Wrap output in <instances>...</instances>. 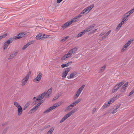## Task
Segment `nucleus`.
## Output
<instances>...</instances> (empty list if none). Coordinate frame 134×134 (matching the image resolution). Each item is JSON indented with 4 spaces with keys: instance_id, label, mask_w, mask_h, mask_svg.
Segmentation results:
<instances>
[{
    "instance_id": "6e6d98bb",
    "label": "nucleus",
    "mask_w": 134,
    "mask_h": 134,
    "mask_svg": "<svg viewBox=\"0 0 134 134\" xmlns=\"http://www.w3.org/2000/svg\"><path fill=\"white\" fill-rule=\"evenodd\" d=\"M128 84V82H126L123 85L126 87L127 86Z\"/></svg>"
},
{
    "instance_id": "de8ad7c7",
    "label": "nucleus",
    "mask_w": 134,
    "mask_h": 134,
    "mask_svg": "<svg viewBox=\"0 0 134 134\" xmlns=\"http://www.w3.org/2000/svg\"><path fill=\"white\" fill-rule=\"evenodd\" d=\"M73 74H74V77H76L77 75H76L77 74V72H74L72 73Z\"/></svg>"
},
{
    "instance_id": "2eb2a0df",
    "label": "nucleus",
    "mask_w": 134,
    "mask_h": 134,
    "mask_svg": "<svg viewBox=\"0 0 134 134\" xmlns=\"http://www.w3.org/2000/svg\"><path fill=\"white\" fill-rule=\"evenodd\" d=\"M122 24L123 23L122 22L120 23L119 24H118L116 27V31H117L119 30L120 28L121 27Z\"/></svg>"
},
{
    "instance_id": "3c124183",
    "label": "nucleus",
    "mask_w": 134,
    "mask_h": 134,
    "mask_svg": "<svg viewBox=\"0 0 134 134\" xmlns=\"http://www.w3.org/2000/svg\"><path fill=\"white\" fill-rule=\"evenodd\" d=\"M50 125H46V126H44L43 128V129H46L47 128H48V127H50Z\"/></svg>"
},
{
    "instance_id": "1a4fd4ad",
    "label": "nucleus",
    "mask_w": 134,
    "mask_h": 134,
    "mask_svg": "<svg viewBox=\"0 0 134 134\" xmlns=\"http://www.w3.org/2000/svg\"><path fill=\"white\" fill-rule=\"evenodd\" d=\"M29 79L25 77L22 80V86H24L25 84L26 83L27 81H28Z\"/></svg>"
},
{
    "instance_id": "58836bf2",
    "label": "nucleus",
    "mask_w": 134,
    "mask_h": 134,
    "mask_svg": "<svg viewBox=\"0 0 134 134\" xmlns=\"http://www.w3.org/2000/svg\"><path fill=\"white\" fill-rule=\"evenodd\" d=\"M31 71H29L26 75L25 77L27 78L28 79H29V76L31 74Z\"/></svg>"
},
{
    "instance_id": "774afa93",
    "label": "nucleus",
    "mask_w": 134,
    "mask_h": 134,
    "mask_svg": "<svg viewBox=\"0 0 134 134\" xmlns=\"http://www.w3.org/2000/svg\"><path fill=\"white\" fill-rule=\"evenodd\" d=\"M81 92H80L79 91V90H77V92H76V93L78 94H79V95L80 94V93H81Z\"/></svg>"
},
{
    "instance_id": "603ef678",
    "label": "nucleus",
    "mask_w": 134,
    "mask_h": 134,
    "mask_svg": "<svg viewBox=\"0 0 134 134\" xmlns=\"http://www.w3.org/2000/svg\"><path fill=\"white\" fill-rule=\"evenodd\" d=\"M76 17L73 18L72 19H71V20L73 22H74L77 20H76L77 19H76Z\"/></svg>"
},
{
    "instance_id": "423d86ee",
    "label": "nucleus",
    "mask_w": 134,
    "mask_h": 134,
    "mask_svg": "<svg viewBox=\"0 0 134 134\" xmlns=\"http://www.w3.org/2000/svg\"><path fill=\"white\" fill-rule=\"evenodd\" d=\"M54 107L53 106L50 107L47 110L43 112V113L45 114L46 113H48L50 112V111L55 109Z\"/></svg>"
},
{
    "instance_id": "f8f14e48",
    "label": "nucleus",
    "mask_w": 134,
    "mask_h": 134,
    "mask_svg": "<svg viewBox=\"0 0 134 134\" xmlns=\"http://www.w3.org/2000/svg\"><path fill=\"white\" fill-rule=\"evenodd\" d=\"M44 97V96L42 95L41 94L40 95H39L37 97L36 100L38 101L39 100H41V99H43Z\"/></svg>"
},
{
    "instance_id": "5701e85b",
    "label": "nucleus",
    "mask_w": 134,
    "mask_h": 134,
    "mask_svg": "<svg viewBox=\"0 0 134 134\" xmlns=\"http://www.w3.org/2000/svg\"><path fill=\"white\" fill-rule=\"evenodd\" d=\"M54 129L53 128V127H51L47 132V134H51L54 130Z\"/></svg>"
},
{
    "instance_id": "f704fd0d",
    "label": "nucleus",
    "mask_w": 134,
    "mask_h": 134,
    "mask_svg": "<svg viewBox=\"0 0 134 134\" xmlns=\"http://www.w3.org/2000/svg\"><path fill=\"white\" fill-rule=\"evenodd\" d=\"M79 95L76 93L74 96V100L76 99L79 96Z\"/></svg>"
},
{
    "instance_id": "393cba45",
    "label": "nucleus",
    "mask_w": 134,
    "mask_h": 134,
    "mask_svg": "<svg viewBox=\"0 0 134 134\" xmlns=\"http://www.w3.org/2000/svg\"><path fill=\"white\" fill-rule=\"evenodd\" d=\"M61 103L59 102H58L57 103H55V104H54L53 105L54 107V108H55L59 106L61 104Z\"/></svg>"
},
{
    "instance_id": "bf43d9fd",
    "label": "nucleus",
    "mask_w": 134,
    "mask_h": 134,
    "mask_svg": "<svg viewBox=\"0 0 134 134\" xmlns=\"http://www.w3.org/2000/svg\"><path fill=\"white\" fill-rule=\"evenodd\" d=\"M133 41V40H132V41H131V40H129L128 42L127 43H128L129 44V45H130V44H131V43L132 42V41Z\"/></svg>"
},
{
    "instance_id": "a18cd8bd",
    "label": "nucleus",
    "mask_w": 134,
    "mask_h": 134,
    "mask_svg": "<svg viewBox=\"0 0 134 134\" xmlns=\"http://www.w3.org/2000/svg\"><path fill=\"white\" fill-rule=\"evenodd\" d=\"M128 43H126L124 46V48H126L129 45Z\"/></svg>"
},
{
    "instance_id": "9d476101",
    "label": "nucleus",
    "mask_w": 134,
    "mask_h": 134,
    "mask_svg": "<svg viewBox=\"0 0 134 134\" xmlns=\"http://www.w3.org/2000/svg\"><path fill=\"white\" fill-rule=\"evenodd\" d=\"M69 116L68 115V114H67L66 115H65L64 116L63 118L62 119L60 120L59 122L60 123H61L62 122H63L64 120H65L66 119L69 117Z\"/></svg>"
},
{
    "instance_id": "6ab92c4d",
    "label": "nucleus",
    "mask_w": 134,
    "mask_h": 134,
    "mask_svg": "<svg viewBox=\"0 0 134 134\" xmlns=\"http://www.w3.org/2000/svg\"><path fill=\"white\" fill-rule=\"evenodd\" d=\"M25 35V34H24V32L20 33L18 34V36L19 37H21V38L24 37Z\"/></svg>"
},
{
    "instance_id": "f03ea898",
    "label": "nucleus",
    "mask_w": 134,
    "mask_h": 134,
    "mask_svg": "<svg viewBox=\"0 0 134 134\" xmlns=\"http://www.w3.org/2000/svg\"><path fill=\"white\" fill-rule=\"evenodd\" d=\"M95 26V25L94 24L91 25L86 28L85 30V31L86 32H87L91 30Z\"/></svg>"
},
{
    "instance_id": "09e8293b",
    "label": "nucleus",
    "mask_w": 134,
    "mask_h": 134,
    "mask_svg": "<svg viewBox=\"0 0 134 134\" xmlns=\"http://www.w3.org/2000/svg\"><path fill=\"white\" fill-rule=\"evenodd\" d=\"M82 35V34L80 32L77 36V37H81Z\"/></svg>"
},
{
    "instance_id": "c85d7f7f",
    "label": "nucleus",
    "mask_w": 134,
    "mask_h": 134,
    "mask_svg": "<svg viewBox=\"0 0 134 134\" xmlns=\"http://www.w3.org/2000/svg\"><path fill=\"white\" fill-rule=\"evenodd\" d=\"M109 105L108 103H106L104 104L102 107V108L103 109H104V108H107L109 106Z\"/></svg>"
},
{
    "instance_id": "f3484780",
    "label": "nucleus",
    "mask_w": 134,
    "mask_h": 134,
    "mask_svg": "<svg viewBox=\"0 0 134 134\" xmlns=\"http://www.w3.org/2000/svg\"><path fill=\"white\" fill-rule=\"evenodd\" d=\"M78 48L77 47V48H74L70 50L69 51V52H71L72 53H74L75 51L77 50Z\"/></svg>"
},
{
    "instance_id": "052dcab7",
    "label": "nucleus",
    "mask_w": 134,
    "mask_h": 134,
    "mask_svg": "<svg viewBox=\"0 0 134 134\" xmlns=\"http://www.w3.org/2000/svg\"><path fill=\"white\" fill-rule=\"evenodd\" d=\"M47 94V93L46 92H44L42 94V95L43 96H44H44L46 95V94Z\"/></svg>"
},
{
    "instance_id": "7c9ffc66",
    "label": "nucleus",
    "mask_w": 134,
    "mask_h": 134,
    "mask_svg": "<svg viewBox=\"0 0 134 134\" xmlns=\"http://www.w3.org/2000/svg\"><path fill=\"white\" fill-rule=\"evenodd\" d=\"M124 83V82L121 81V82H119V83L117 84L118 86H119L120 87L121 86H122Z\"/></svg>"
},
{
    "instance_id": "e2e57ef3",
    "label": "nucleus",
    "mask_w": 134,
    "mask_h": 134,
    "mask_svg": "<svg viewBox=\"0 0 134 134\" xmlns=\"http://www.w3.org/2000/svg\"><path fill=\"white\" fill-rule=\"evenodd\" d=\"M111 99H112V100L113 101V102L116 99H117L115 97H113Z\"/></svg>"
},
{
    "instance_id": "4c0bfd02",
    "label": "nucleus",
    "mask_w": 134,
    "mask_h": 134,
    "mask_svg": "<svg viewBox=\"0 0 134 134\" xmlns=\"http://www.w3.org/2000/svg\"><path fill=\"white\" fill-rule=\"evenodd\" d=\"M29 46V45H28V44H27L25 45L22 48V49L24 50L26 48H27V47Z\"/></svg>"
},
{
    "instance_id": "a878e982",
    "label": "nucleus",
    "mask_w": 134,
    "mask_h": 134,
    "mask_svg": "<svg viewBox=\"0 0 134 134\" xmlns=\"http://www.w3.org/2000/svg\"><path fill=\"white\" fill-rule=\"evenodd\" d=\"M14 104V105L17 108L20 107V105L17 102H15Z\"/></svg>"
},
{
    "instance_id": "72a5a7b5",
    "label": "nucleus",
    "mask_w": 134,
    "mask_h": 134,
    "mask_svg": "<svg viewBox=\"0 0 134 134\" xmlns=\"http://www.w3.org/2000/svg\"><path fill=\"white\" fill-rule=\"evenodd\" d=\"M70 70L69 69V68H66V70L64 71V72H63L65 74L67 75L68 72L70 71Z\"/></svg>"
},
{
    "instance_id": "c756f323",
    "label": "nucleus",
    "mask_w": 134,
    "mask_h": 134,
    "mask_svg": "<svg viewBox=\"0 0 134 134\" xmlns=\"http://www.w3.org/2000/svg\"><path fill=\"white\" fill-rule=\"evenodd\" d=\"M128 19L127 18H126L125 17L122 18L121 22L123 23H125V22Z\"/></svg>"
},
{
    "instance_id": "4d7b16f0",
    "label": "nucleus",
    "mask_w": 134,
    "mask_h": 134,
    "mask_svg": "<svg viewBox=\"0 0 134 134\" xmlns=\"http://www.w3.org/2000/svg\"><path fill=\"white\" fill-rule=\"evenodd\" d=\"M121 105V104H119V105H116V108H115L117 110V109L119 107H120V106Z\"/></svg>"
},
{
    "instance_id": "39448f33",
    "label": "nucleus",
    "mask_w": 134,
    "mask_h": 134,
    "mask_svg": "<svg viewBox=\"0 0 134 134\" xmlns=\"http://www.w3.org/2000/svg\"><path fill=\"white\" fill-rule=\"evenodd\" d=\"M118 86L117 84L114 87L112 91V93H114L116 92L119 89L120 87Z\"/></svg>"
},
{
    "instance_id": "37998d69",
    "label": "nucleus",
    "mask_w": 134,
    "mask_h": 134,
    "mask_svg": "<svg viewBox=\"0 0 134 134\" xmlns=\"http://www.w3.org/2000/svg\"><path fill=\"white\" fill-rule=\"evenodd\" d=\"M58 98H59L58 96H57V95L56 96H55L54 97V98H53L52 100L53 101H55V100L57 99Z\"/></svg>"
},
{
    "instance_id": "2f4dec72",
    "label": "nucleus",
    "mask_w": 134,
    "mask_h": 134,
    "mask_svg": "<svg viewBox=\"0 0 134 134\" xmlns=\"http://www.w3.org/2000/svg\"><path fill=\"white\" fill-rule=\"evenodd\" d=\"M69 38L68 36H67L66 37H64L63 39H62L60 41L62 42H63L65 41L67 39H68Z\"/></svg>"
},
{
    "instance_id": "bb28decb",
    "label": "nucleus",
    "mask_w": 134,
    "mask_h": 134,
    "mask_svg": "<svg viewBox=\"0 0 134 134\" xmlns=\"http://www.w3.org/2000/svg\"><path fill=\"white\" fill-rule=\"evenodd\" d=\"M52 88L51 87L46 92L47 93V94H49L50 95L51 94L52 92Z\"/></svg>"
},
{
    "instance_id": "6e6552de",
    "label": "nucleus",
    "mask_w": 134,
    "mask_h": 134,
    "mask_svg": "<svg viewBox=\"0 0 134 134\" xmlns=\"http://www.w3.org/2000/svg\"><path fill=\"white\" fill-rule=\"evenodd\" d=\"M77 108H76L73 109L71 111H69V113H68L67 114L70 116L71 115L73 114L74 113L76 112L77 110Z\"/></svg>"
},
{
    "instance_id": "e433bc0d",
    "label": "nucleus",
    "mask_w": 134,
    "mask_h": 134,
    "mask_svg": "<svg viewBox=\"0 0 134 134\" xmlns=\"http://www.w3.org/2000/svg\"><path fill=\"white\" fill-rule=\"evenodd\" d=\"M66 75H67L66 74H65V73L63 72L62 74V77H63V79H64L66 77Z\"/></svg>"
},
{
    "instance_id": "f257e3e1",
    "label": "nucleus",
    "mask_w": 134,
    "mask_h": 134,
    "mask_svg": "<svg viewBox=\"0 0 134 134\" xmlns=\"http://www.w3.org/2000/svg\"><path fill=\"white\" fill-rule=\"evenodd\" d=\"M42 76V73L40 72L36 78L34 79L33 81L36 82V81H39L41 80Z\"/></svg>"
},
{
    "instance_id": "4468645a",
    "label": "nucleus",
    "mask_w": 134,
    "mask_h": 134,
    "mask_svg": "<svg viewBox=\"0 0 134 134\" xmlns=\"http://www.w3.org/2000/svg\"><path fill=\"white\" fill-rule=\"evenodd\" d=\"M94 7V5L93 4H92L90 6L86 7V8L87 9L89 10V11L87 13H86L85 14H86L87 13H88L89 11H90L91 9L93 8Z\"/></svg>"
},
{
    "instance_id": "473e14b6",
    "label": "nucleus",
    "mask_w": 134,
    "mask_h": 134,
    "mask_svg": "<svg viewBox=\"0 0 134 134\" xmlns=\"http://www.w3.org/2000/svg\"><path fill=\"white\" fill-rule=\"evenodd\" d=\"M68 58V57L66 56V55H65L63 57L61 58V60H63Z\"/></svg>"
},
{
    "instance_id": "c9c22d12",
    "label": "nucleus",
    "mask_w": 134,
    "mask_h": 134,
    "mask_svg": "<svg viewBox=\"0 0 134 134\" xmlns=\"http://www.w3.org/2000/svg\"><path fill=\"white\" fill-rule=\"evenodd\" d=\"M72 53L71 52H69L68 53L66 54H65V55H66V56H68V57H69L72 54Z\"/></svg>"
},
{
    "instance_id": "49530a36",
    "label": "nucleus",
    "mask_w": 134,
    "mask_h": 134,
    "mask_svg": "<svg viewBox=\"0 0 134 134\" xmlns=\"http://www.w3.org/2000/svg\"><path fill=\"white\" fill-rule=\"evenodd\" d=\"M111 32V30H109L105 35V37H106L108 36L110 33Z\"/></svg>"
},
{
    "instance_id": "0e129e2a",
    "label": "nucleus",
    "mask_w": 134,
    "mask_h": 134,
    "mask_svg": "<svg viewBox=\"0 0 134 134\" xmlns=\"http://www.w3.org/2000/svg\"><path fill=\"white\" fill-rule=\"evenodd\" d=\"M117 111V109H115L112 112V113L113 114H114Z\"/></svg>"
},
{
    "instance_id": "864d4df0",
    "label": "nucleus",
    "mask_w": 134,
    "mask_h": 134,
    "mask_svg": "<svg viewBox=\"0 0 134 134\" xmlns=\"http://www.w3.org/2000/svg\"><path fill=\"white\" fill-rule=\"evenodd\" d=\"M73 75L74 74H73L72 73L69 76V77H70V79L73 78L74 77V76Z\"/></svg>"
},
{
    "instance_id": "aec40b11",
    "label": "nucleus",
    "mask_w": 134,
    "mask_h": 134,
    "mask_svg": "<svg viewBox=\"0 0 134 134\" xmlns=\"http://www.w3.org/2000/svg\"><path fill=\"white\" fill-rule=\"evenodd\" d=\"M126 89V87L123 85L121 88V89L120 92L122 93H123L124 92L125 90Z\"/></svg>"
},
{
    "instance_id": "c03bdc74",
    "label": "nucleus",
    "mask_w": 134,
    "mask_h": 134,
    "mask_svg": "<svg viewBox=\"0 0 134 134\" xmlns=\"http://www.w3.org/2000/svg\"><path fill=\"white\" fill-rule=\"evenodd\" d=\"M129 13H126L124 14V16H125V17L126 18H127L130 15L129 14Z\"/></svg>"
},
{
    "instance_id": "5fc2aeb1",
    "label": "nucleus",
    "mask_w": 134,
    "mask_h": 134,
    "mask_svg": "<svg viewBox=\"0 0 134 134\" xmlns=\"http://www.w3.org/2000/svg\"><path fill=\"white\" fill-rule=\"evenodd\" d=\"M70 107H69V106H68V107H66V109L67 110H70L72 109V108H70Z\"/></svg>"
},
{
    "instance_id": "ea45409f",
    "label": "nucleus",
    "mask_w": 134,
    "mask_h": 134,
    "mask_svg": "<svg viewBox=\"0 0 134 134\" xmlns=\"http://www.w3.org/2000/svg\"><path fill=\"white\" fill-rule=\"evenodd\" d=\"M48 36L46 35H45L44 34L43 35H42V40H43L44 39L48 37Z\"/></svg>"
},
{
    "instance_id": "79ce46f5",
    "label": "nucleus",
    "mask_w": 134,
    "mask_h": 134,
    "mask_svg": "<svg viewBox=\"0 0 134 134\" xmlns=\"http://www.w3.org/2000/svg\"><path fill=\"white\" fill-rule=\"evenodd\" d=\"M7 35V34L6 33L2 35L1 36L2 38H4Z\"/></svg>"
},
{
    "instance_id": "69168bd1",
    "label": "nucleus",
    "mask_w": 134,
    "mask_h": 134,
    "mask_svg": "<svg viewBox=\"0 0 134 134\" xmlns=\"http://www.w3.org/2000/svg\"><path fill=\"white\" fill-rule=\"evenodd\" d=\"M67 22L69 24V25L72 24L73 22L71 20V21H68Z\"/></svg>"
},
{
    "instance_id": "4be33fe9",
    "label": "nucleus",
    "mask_w": 134,
    "mask_h": 134,
    "mask_svg": "<svg viewBox=\"0 0 134 134\" xmlns=\"http://www.w3.org/2000/svg\"><path fill=\"white\" fill-rule=\"evenodd\" d=\"M30 104L29 102H27L25 104L23 108V110H25L29 106Z\"/></svg>"
},
{
    "instance_id": "8fccbe9b",
    "label": "nucleus",
    "mask_w": 134,
    "mask_h": 134,
    "mask_svg": "<svg viewBox=\"0 0 134 134\" xmlns=\"http://www.w3.org/2000/svg\"><path fill=\"white\" fill-rule=\"evenodd\" d=\"M134 90H133L132 91L130 92V93H129V96H130L131 95H132L133 93H134Z\"/></svg>"
},
{
    "instance_id": "b1692460",
    "label": "nucleus",
    "mask_w": 134,
    "mask_h": 134,
    "mask_svg": "<svg viewBox=\"0 0 134 134\" xmlns=\"http://www.w3.org/2000/svg\"><path fill=\"white\" fill-rule=\"evenodd\" d=\"M106 67V65L105 64L101 68V69H100V72H102L104 71Z\"/></svg>"
},
{
    "instance_id": "20e7f679",
    "label": "nucleus",
    "mask_w": 134,
    "mask_h": 134,
    "mask_svg": "<svg viewBox=\"0 0 134 134\" xmlns=\"http://www.w3.org/2000/svg\"><path fill=\"white\" fill-rule=\"evenodd\" d=\"M11 37L9 38L8 40L6 41L4 43L6 46H8L11 43H12L13 41V40L12 39Z\"/></svg>"
},
{
    "instance_id": "dca6fc26",
    "label": "nucleus",
    "mask_w": 134,
    "mask_h": 134,
    "mask_svg": "<svg viewBox=\"0 0 134 134\" xmlns=\"http://www.w3.org/2000/svg\"><path fill=\"white\" fill-rule=\"evenodd\" d=\"M81 100V99H79L77 100H75L74 102L72 103V104H73L74 105V106L76 104H77Z\"/></svg>"
},
{
    "instance_id": "9b49d317",
    "label": "nucleus",
    "mask_w": 134,
    "mask_h": 134,
    "mask_svg": "<svg viewBox=\"0 0 134 134\" xmlns=\"http://www.w3.org/2000/svg\"><path fill=\"white\" fill-rule=\"evenodd\" d=\"M38 108V107H37L36 105H35L33 108H32L29 111V112L30 113H32V112L31 111H33V113H34L35 111Z\"/></svg>"
},
{
    "instance_id": "338daca9",
    "label": "nucleus",
    "mask_w": 134,
    "mask_h": 134,
    "mask_svg": "<svg viewBox=\"0 0 134 134\" xmlns=\"http://www.w3.org/2000/svg\"><path fill=\"white\" fill-rule=\"evenodd\" d=\"M39 102H40V104H41L42 103H43L44 102V100H40Z\"/></svg>"
},
{
    "instance_id": "7ed1b4c3",
    "label": "nucleus",
    "mask_w": 134,
    "mask_h": 134,
    "mask_svg": "<svg viewBox=\"0 0 134 134\" xmlns=\"http://www.w3.org/2000/svg\"><path fill=\"white\" fill-rule=\"evenodd\" d=\"M17 51H15L12 53L10 55L8 58V59L9 60L13 58L18 53Z\"/></svg>"
},
{
    "instance_id": "cd10ccee",
    "label": "nucleus",
    "mask_w": 134,
    "mask_h": 134,
    "mask_svg": "<svg viewBox=\"0 0 134 134\" xmlns=\"http://www.w3.org/2000/svg\"><path fill=\"white\" fill-rule=\"evenodd\" d=\"M69 66V63L63 64L61 65V66L62 68H64L65 67H67Z\"/></svg>"
},
{
    "instance_id": "0eeeda50",
    "label": "nucleus",
    "mask_w": 134,
    "mask_h": 134,
    "mask_svg": "<svg viewBox=\"0 0 134 134\" xmlns=\"http://www.w3.org/2000/svg\"><path fill=\"white\" fill-rule=\"evenodd\" d=\"M20 107L18 108V114L19 116L20 115L22 114L23 111V108L21 106Z\"/></svg>"
},
{
    "instance_id": "a211bd4d",
    "label": "nucleus",
    "mask_w": 134,
    "mask_h": 134,
    "mask_svg": "<svg viewBox=\"0 0 134 134\" xmlns=\"http://www.w3.org/2000/svg\"><path fill=\"white\" fill-rule=\"evenodd\" d=\"M11 38L13 40V41L14 40H17L21 38V37H19V36H18V34H17L16 36H14L13 37H11Z\"/></svg>"
},
{
    "instance_id": "412c9836",
    "label": "nucleus",
    "mask_w": 134,
    "mask_h": 134,
    "mask_svg": "<svg viewBox=\"0 0 134 134\" xmlns=\"http://www.w3.org/2000/svg\"><path fill=\"white\" fill-rule=\"evenodd\" d=\"M69 24L67 22L65 23L62 26V28H65L67 27L68 26H69Z\"/></svg>"
},
{
    "instance_id": "13d9d810",
    "label": "nucleus",
    "mask_w": 134,
    "mask_h": 134,
    "mask_svg": "<svg viewBox=\"0 0 134 134\" xmlns=\"http://www.w3.org/2000/svg\"><path fill=\"white\" fill-rule=\"evenodd\" d=\"M121 94H118L117 95H116V96H115V98H116V99H117L120 96V95H121Z\"/></svg>"
},
{
    "instance_id": "680f3d73",
    "label": "nucleus",
    "mask_w": 134,
    "mask_h": 134,
    "mask_svg": "<svg viewBox=\"0 0 134 134\" xmlns=\"http://www.w3.org/2000/svg\"><path fill=\"white\" fill-rule=\"evenodd\" d=\"M8 47V46H6V45L4 43V45L3 46V49L4 50H5V49L7 48Z\"/></svg>"
},
{
    "instance_id": "a19ab883",
    "label": "nucleus",
    "mask_w": 134,
    "mask_h": 134,
    "mask_svg": "<svg viewBox=\"0 0 134 134\" xmlns=\"http://www.w3.org/2000/svg\"><path fill=\"white\" fill-rule=\"evenodd\" d=\"M82 13H80V14L77 16H76V17L75 19H77L78 18H79L81 17L82 16Z\"/></svg>"
},
{
    "instance_id": "ddd939ff",
    "label": "nucleus",
    "mask_w": 134,
    "mask_h": 134,
    "mask_svg": "<svg viewBox=\"0 0 134 134\" xmlns=\"http://www.w3.org/2000/svg\"><path fill=\"white\" fill-rule=\"evenodd\" d=\"M42 35L41 34H38L36 36V38L37 40H40V39L42 40Z\"/></svg>"
}]
</instances>
